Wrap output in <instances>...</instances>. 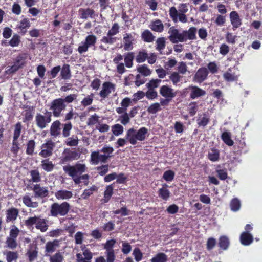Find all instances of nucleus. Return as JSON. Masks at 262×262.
Wrapping results in <instances>:
<instances>
[{
  "mask_svg": "<svg viewBox=\"0 0 262 262\" xmlns=\"http://www.w3.org/2000/svg\"><path fill=\"white\" fill-rule=\"evenodd\" d=\"M209 121V118L206 114H202L199 115L197 119V123L201 126H205L207 125Z\"/></svg>",
  "mask_w": 262,
  "mask_h": 262,
  "instance_id": "39",
  "label": "nucleus"
},
{
  "mask_svg": "<svg viewBox=\"0 0 262 262\" xmlns=\"http://www.w3.org/2000/svg\"><path fill=\"white\" fill-rule=\"evenodd\" d=\"M133 255L137 262H139L143 258V254L138 248H136L134 249Z\"/></svg>",
  "mask_w": 262,
  "mask_h": 262,
  "instance_id": "60",
  "label": "nucleus"
},
{
  "mask_svg": "<svg viewBox=\"0 0 262 262\" xmlns=\"http://www.w3.org/2000/svg\"><path fill=\"white\" fill-rule=\"evenodd\" d=\"M160 94L167 99H172L176 96L174 90L168 85H163L160 88Z\"/></svg>",
  "mask_w": 262,
  "mask_h": 262,
  "instance_id": "16",
  "label": "nucleus"
},
{
  "mask_svg": "<svg viewBox=\"0 0 262 262\" xmlns=\"http://www.w3.org/2000/svg\"><path fill=\"white\" fill-rule=\"evenodd\" d=\"M147 57V53L145 51H142L138 53L136 60L138 63H142L144 62Z\"/></svg>",
  "mask_w": 262,
  "mask_h": 262,
  "instance_id": "57",
  "label": "nucleus"
},
{
  "mask_svg": "<svg viewBox=\"0 0 262 262\" xmlns=\"http://www.w3.org/2000/svg\"><path fill=\"white\" fill-rule=\"evenodd\" d=\"M85 164L77 163L73 166L67 165L63 167L64 171L70 177L80 176L86 170Z\"/></svg>",
  "mask_w": 262,
  "mask_h": 262,
  "instance_id": "5",
  "label": "nucleus"
},
{
  "mask_svg": "<svg viewBox=\"0 0 262 262\" xmlns=\"http://www.w3.org/2000/svg\"><path fill=\"white\" fill-rule=\"evenodd\" d=\"M30 26V23L28 18L23 19L19 21V23L17 26V28L20 29L24 34L26 32V31L23 30L24 29L29 28Z\"/></svg>",
  "mask_w": 262,
  "mask_h": 262,
  "instance_id": "41",
  "label": "nucleus"
},
{
  "mask_svg": "<svg viewBox=\"0 0 262 262\" xmlns=\"http://www.w3.org/2000/svg\"><path fill=\"white\" fill-rule=\"evenodd\" d=\"M60 125L61 123L59 120H56L52 123L50 129V133L51 136L57 137L60 135Z\"/></svg>",
  "mask_w": 262,
  "mask_h": 262,
  "instance_id": "21",
  "label": "nucleus"
},
{
  "mask_svg": "<svg viewBox=\"0 0 262 262\" xmlns=\"http://www.w3.org/2000/svg\"><path fill=\"white\" fill-rule=\"evenodd\" d=\"M61 76L62 79L67 80L71 78V72L70 66L68 64H64L61 71Z\"/></svg>",
  "mask_w": 262,
  "mask_h": 262,
  "instance_id": "35",
  "label": "nucleus"
},
{
  "mask_svg": "<svg viewBox=\"0 0 262 262\" xmlns=\"http://www.w3.org/2000/svg\"><path fill=\"white\" fill-rule=\"evenodd\" d=\"M222 139L223 141L228 146L233 145V141L231 138V134L229 132H224L222 135Z\"/></svg>",
  "mask_w": 262,
  "mask_h": 262,
  "instance_id": "46",
  "label": "nucleus"
},
{
  "mask_svg": "<svg viewBox=\"0 0 262 262\" xmlns=\"http://www.w3.org/2000/svg\"><path fill=\"white\" fill-rule=\"evenodd\" d=\"M72 128L71 122H68L63 125L62 135L64 137H68L70 135V132Z\"/></svg>",
  "mask_w": 262,
  "mask_h": 262,
  "instance_id": "51",
  "label": "nucleus"
},
{
  "mask_svg": "<svg viewBox=\"0 0 262 262\" xmlns=\"http://www.w3.org/2000/svg\"><path fill=\"white\" fill-rule=\"evenodd\" d=\"M21 129L22 126L21 123L20 122L17 123L14 130L13 140L18 141V139L21 134Z\"/></svg>",
  "mask_w": 262,
  "mask_h": 262,
  "instance_id": "43",
  "label": "nucleus"
},
{
  "mask_svg": "<svg viewBox=\"0 0 262 262\" xmlns=\"http://www.w3.org/2000/svg\"><path fill=\"white\" fill-rule=\"evenodd\" d=\"M3 254L6 256L7 262H13L16 261L18 257L17 252L5 251Z\"/></svg>",
  "mask_w": 262,
  "mask_h": 262,
  "instance_id": "28",
  "label": "nucleus"
},
{
  "mask_svg": "<svg viewBox=\"0 0 262 262\" xmlns=\"http://www.w3.org/2000/svg\"><path fill=\"white\" fill-rule=\"evenodd\" d=\"M112 130L114 135L118 136L123 133L124 128L120 124H117L112 126Z\"/></svg>",
  "mask_w": 262,
  "mask_h": 262,
  "instance_id": "53",
  "label": "nucleus"
},
{
  "mask_svg": "<svg viewBox=\"0 0 262 262\" xmlns=\"http://www.w3.org/2000/svg\"><path fill=\"white\" fill-rule=\"evenodd\" d=\"M148 129L145 127L136 130L134 128L129 129L126 134V139L132 145H135L138 141H144L147 136Z\"/></svg>",
  "mask_w": 262,
  "mask_h": 262,
  "instance_id": "2",
  "label": "nucleus"
},
{
  "mask_svg": "<svg viewBox=\"0 0 262 262\" xmlns=\"http://www.w3.org/2000/svg\"><path fill=\"white\" fill-rule=\"evenodd\" d=\"M58 246V241L57 240H54L53 242H47L46 244L45 247V252L47 253L46 255L48 256L47 253H52L54 252Z\"/></svg>",
  "mask_w": 262,
  "mask_h": 262,
  "instance_id": "26",
  "label": "nucleus"
},
{
  "mask_svg": "<svg viewBox=\"0 0 262 262\" xmlns=\"http://www.w3.org/2000/svg\"><path fill=\"white\" fill-rule=\"evenodd\" d=\"M253 240V236L248 232H243L240 236V241L243 245H250Z\"/></svg>",
  "mask_w": 262,
  "mask_h": 262,
  "instance_id": "24",
  "label": "nucleus"
},
{
  "mask_svg": "<svg viewBox=\"0 0 262 262\" xmlns=\"http://www.w3.org/2000/svg\"><path fill=\"white\" fill-rule=\"evenodd\" d=\"M208 74V70L206 68H200L197 71L194 75V80L198 82H202L206 78Z\"/></svg>",
  "mask_w": 262,
  "mask_h": 262,
  "instance_id": "22",
  "label": "nucleus"
},
{
  "mask_svg": "<svg viewBox=\"0 0 262 262\" xmlns=\"http://www.w3.org/2000/svg\"><path fill=\"white\" fill-rule=\"evenodd\" d=\"M55 147V143L51 141H48L46 143L42 144L41 151L39 155L43 158L50 157Z\"/></svg>",
  "mask_w": 262,
  "mask_h": 262,
  "instance_id": "13",
  "label": "nucleus"
},
{
  "mask_svg": "<svg viewBox=\"0 0 262 262\" xmlns=\"http://www.w3.org/2000/svg\"><path fill=\"white\" fill-rule=\"evenodd\" d=\"M70 207V204L67 202L61 204L54 203L51 206L50 214L54 217L64 216L68 213Z\"/></svg>",
  "mask_w": 262,
  "mask_h": 262,
  "instance_id": "4",
  "label": "nucleus"
},
{
  "mask_svg": "<svg viewBox=\"0 0 262 262\" xmlns=\"http://www.w3.org/2000/svg\"><path fill=\"white\" fill-rule=\"evenodd\" d=\"M137 71L144 76H148L151 73V70L146 64L139 66L137 68Z\"/></svg>",
  "mask_w": 262,
  "mask_h": 262,
  "instance_id": "33",
  "label": "nucleus"
},
{
  "mask_svg": "<svg viewBox=\"0 0 262 262\" xmlns=\"http://www.w3.org/2000/svg\"><path fill=\"white\" fill-rule=\"evenodd\" d=\"M219 246L223 250H226L229 245V241L228 237L226 236H222L219 239Z\"/></svg>",
  "mask_w": 262,
  "mask_h": 262,
  "instance_id": "45",
  "label": "nucleus"
},
{
  "mask_svg": "<svg viewBox=\"0 0 262 262\" xmlns=\"http://www.w3.org/2000/svg\"><path fill=\"white\" fill-rule=\"evenodd\" d=\"M168 256L164 253H158L150 260V262H167Z\"/></svg>",
  "mask_w": 262,
  "mask_h": 262,
  "instance_id": "31",
  "label": "nucleus"
},
{
  "mask_svg": "<svg viewBox=\"0 0 262 262\" xmlns=\"http://www.w3.org/2000/svg\"><path fill=\"white\" fill-rule=\"evenodd\" d=\"M97 41L95 35L91 34L88 35L85 40L81 42L78 48L77 51L80 54H83L88 51L89 48L95 47Z\"/></svg>",
  "mask_w": 262,
  "mask_h": 262,
  "instance_id": "6",
  "label": "nucleus"
},
{
  "mask_svg": "<svg viewBox=\"0 0 262 262\" xmlns=\"http://www.w3.org/2000/svg\"><path fill=\"white\" fill-rule=\"evenodd\" d=\"M169 78L171 81L172 84L174 85L177 86L182 80L183 76L180 74V73L173 72L170 75Z\"/></svg>",
  "mask_w": 262,
  "mask_h": 262,
  "instance_id": "30",
  "label": "nucleus"
},
{
  "mask_svg": "<svg viewBox=\"0 0 262 262\" xmlns=\"http://www.w3.org/2000/svg\"><path fill=\"white\" fill-rule=\"evenodd\" d=\"M81 248L82 251L76 255L77 262H91L93 257L92 253L85 246H82Z\"/></svg>",
  "mask_w": 262,
  "mask_h": 262,
  "instance_id": "10",
  "label": "nucleus"
},
{
  "mask_svg": "<svg viewBox=\"0 0 262 262\" xmlns=\"http://www.w3.org/2000/svg\"><path fill=\"white\" fill-rule=\"evenodd\" d=\"M224 79L228 81H233L236 80L237 79V76L234 73H231V70H229L224 74Z\"/></svg>",
  "mask_w": 262,
  "mask_h": 262,
  "instance_id": "48",
  "label": "nucleus"
},
{
  "mask_svg": "<svg viewBox=\"0 0 262 262\" xmlns=\"http://www.w3.org/2000/svg\"><path fill=\"white\" fill-rule=\"evenodd\" d=\"M116 41V38L107 33L106 36H103L101 39V42L106 44H113Z\"/></svg>",
  "mask_w": 262,
  "mask_h": 262,
  "instance_id": "56",
  "label": "nucleus"
},
{
  "mask_svg": "<svg viewBox=\"0 0 262 262\" xmlns=\"http://www.w3.org/2000/svg\"><path fill=\"white\" fill-rule=\"evenodd\" d=\"M113 188L112 185H108L106 187L104 193V203H107L110 200L113 194Z\"/></svg>",
  "mask_w": 262,
  "mask_h": 262,
  "instance_id": "42",
  "label": "nucleus"
},
{
  "mask_svg": "<svg viewBox=\"0 0 262 262\" xmlns=\"http://www.w3.org/2000/svg\"><path fill=\"white\" fill-rule=\"evenodd\" d=\"M178 72L180 74L185 75L188 72V67L185 62L181 61L179 62L177 67Z\"/></svg>",
  "mask_w": 262,
  "mask_h": 262,
  "instance_id": "50",
  "label": "nucleus"
},
{
  "mask_svg": "<svg viewBox=\"0 0 262 262\" xmlns=\"http://www.w3.org/2000/svg\"><path fill=\"white\" fill-rule=\"evenodd\" d=\"M93 95H88L81 102V105L84 107L91 105L93 101Z\"/></svg>",
  "mask_w": 262,
  "mask_h": 262,
  "instance_id": "61",
  "label": "nucleus"
},
{
  "mask_svg": "<svg viewBox=\"0 0 262 262\" xmlns=\"http://www.w3.org/2000/svg\"><path fill=\"white\" fill-rule=\"evenodd\" d=\"M208 159L212 162H216L219 160L220 152L217 149L212 148L208 154Z\"/></svg>",
  "mask_w": 262,
  "mask_h": 262,
  "instance_id": "32",
  "label": "nucleus"
},
{
  "mask_svg": "<svg viewBox=\"0 0 262 262\" xmlns=\"http://www.w3.org/2000/svg\"><path fill=\"white\" fill-rule=\"evenodd\" d=\"M25 224L27 227L35 225V228L42 232H46L48 228L47 221L40 215L29 217L25 221Z\"/></svg>",
  "mask_w": 262,
  "mask_h": 262,
  "instance_id": "3",
  "label": "nucleus"
},
{
  "mask_svg": "<svg viewBox=\"0 0 262 262\" xmlns=\"http://www.w3.org/2000/svg\"><path fill=\"white\" fill-rule=\"evenodd\" d=\"M134 36L131 34L126 33L123 37V47L125 50H131L133 48Z\"/></svg>",
  "mask_w": 262,
  "mask_h": 262,
  "instance_id": "18",
  "label": "nucleus"
},
{
  "mask_svg": "<svg viewBox=\"0 0 262 262\" xmlns=\"http://www.w3.org/2000/svg\"><path fill=\"white\" fill-rule=\"evenodd\" d=\"M188 89L190 92V97L193 99L204 96L206 94L204 90L196 86L190 85Z\"/></svg>",
  "mask_w": 262,
  "mask_h": 262,
  "instance_id": "17",
  "label": "nucleus"
},
{
  "mask_svg": "<svg viewBox=\"0 0 262 262\" xmlns=\"http://www.w3.org/2000/svg\"><path fill=\"white\" fill-rule=\"evenodd\" d=\"M196 29L195 27H191L188 31H183L185 41L187 39L193 40L195 39Z\"/></svg>",
  "mask_w": 262,
  "mask_h": 262,
  "instance_id": "29",
  "label": "nucleus"
},
{
  "mask_svg": "<svg viewBox=\"0 0 262 262\" xmlns=\"http://www.w3.org/2000/svg\"><path fill=\"white\" fill-rule=\"evenodd\" d=\"M73 193L71 191L61 189L55 193V196L57 200H69L73 196Z\"/></svg>",
  "mask_w": 262,
  "mask_h": 262,
  "instance_id": "20",
  "label": "nucleus"
},
{
  "mask_svg": "<svg viewBox=\"0 0 262 262\" xmlns=\"http://www.w3.org/2000/svg\"><path fill=\"white\" fill-rule=\"evenodd\" d=\"M150 28L154 31L161 32L163 30L164 26L160 20L157 19L151 23Z\"/></svg>",
  "mask_w": 262,
  "mask_h": 262,
  "instance_id": "34",
  "label": "nucleus"
},
{
  "mask_svg": "<svg viewBox=\"0 0 262 262\" xmlns=\"http://www.w3.org/2000/svg\"><path fill=\"white\" fill-rule=\"evenodd\" d=\"M122 249L121 251L124 254H128L132 250V247L130 244L126 242H122Z\"/></svg>",
  "mask_w": 262,
  "mask_h": 262,
  "instance_id": "64",
  "label": "nucleus"
},
{
  "mask_svg": "<svg viewBox=\"0 0 262 262\" xmlns=\"http://www.w3.org/2000/svg\"><path fill=\"white\" fill-rule=\"evenodd\" d=\"M32 190L34 192L35 197L43 198L47 196L49 194L48 188L47 187H42L40 184H35L32 187Z\"/></svg>",
  "mask_w": 262,
  "mask_h": 262,
  "instance_id": "15",
  "label": "nucleus"
},
{
  "mask_svg": "<svg viewBox=\"0 0 262 262\" xmlns=\"http://www.w3.org/2000/svg\"><path fill=\"white\" fill-rule=\"evenodd\" d=\"M51 121V113L47 112L46 115L37 114L35 116V122L37 126L40 129L46 128L48 123Z\"/></svg>",
  "mask_w": 262,
  "mask_h": 262,
  "instance_id": "9",
  "label": "nucleus"
},
{
  "mask_svg": "<svg viewBox=\"0 0 262 262\" xmlns=\"http://www.w3.org/2000/svg\"><path fill=\"white\" fill-rule=\"evenodd\" d=\"M23 201L25 205L29 207L36 208L38 206V202H33L29 195L23 196Z\"/></svg>",
  "mask_w": 262,
  "mask_h": 262,
  "instance_id": "36",
  "label": "nucleus"
},
{
  "mask_svg": "<svg viewBox=\"0 0 262 262\" xmlns=\"http://www.w3.org/2000/svg\"><path fill=\"white\" fill-rule=\"evenodd\" d=\"M66 107V104L64 103L63 98L56 99L51 103L50 110L55 117H60L62 111L65 110Z\"/></svg>",
  "mask_w": 262,
  "mask_h": 262,
  "instance_id": "7",
  "label": "nucleus"
},
{
  "mask_svg": "<svg viewBox=\"0 0 262 262\" xmlns=\"http://www.w3.org/2000/svg\"><path fill=\"white\" fill-rule=\"evenodd\" d=\"M77 153L69 150H64L61 157L60 163L64 164L67 162L72 161L77 157Z\"/></svg>",
  "mask_w": 262,
  "mask_h": 262,
  "instance_id": "19",
  "label": "nucleus"
},
{
  "mask_svg": "<svg viewBox=\"0 0 262 262\" xmlns=\"http://www.w3.org/2000/svg\"><path fill=\"white\" fill-rule=\"evenodd\" d=\"M134 59V54L132 52L128 53L124 57V62L127 68H131L133 66V61Z\"/></svg>",
  "mask_w": 262,
  "mask_h": 262,
  "instance_id": "49",
  "label": "nucleus"
},
{
  "mask_svg": "<svg viewBox=\"0 0 262 262\" xmlns=\"http://www.w3.org/2000/svg\"><path fill=\"white\" fill-rule=\"evenodd\" d=\"M169 13L170 18L175 23L179 21L183 23H186L188 21L185 13H178V11L175 7H171L169 9Z\"/></svg>",
  "mask_w": 262,
  "mask_h": 262,
  "instance_id": "11",
  "label": "nucleus"
},
{
  "mask_svg": "<svg viewBox=\"0 0 262 262\" xmlns=\"http://www.w3.org/2000/svg\"><path fill=\"white\" fill-rule=\"evenodd\" d=\"M241 202L237 198L233 199L230 204L231 210L234 212L238 211L241 208Z\"/></svg>",
  "mask_w": 262,
  "mask_h": 262,
  "instance_id": "40",
  "label": "nucleus"
},
{
  "mask_svg": "<svg viewBox=\"0 0 262 262\" xmlns=\"http://www.w3.org/2000/svg\"><path fill=\"white\" fill-rule=\"evenodd\" d=\"M159 195L164 200H167L169 198L170 192L166 188L162 187L159 190Z\"/></svg>",
  "mask_w": 262,
  "mask_h": 262,
  "instance_id": "54",
  "label": "nucleus"
},
{
  "mask_svg": "<svg viewBox=\"0 0 262 262\" xmlns=\"http://www.w3.org/2000/svg\"><path fill=\"white\" fill-rule=\"evenodd\" d=\"M115 85L110 82H105L102 84L101 90L100 91L99 95L103 99H104L108 96V95L115 92Z\"/></svg>",
  "mask_w": 262,
  "mask_h": 262,
  "instance_id": "14",
  "label": "nucleus"
},
{
  "mask_svg": "<svg viewBox=\"0 0 262 262\" xmlns=\"http://www.w3.org/2000/svg\"><path fill=\"white\" fill-rule=\"evenodd\" d=\"M18 214V210L17 209L12 208L7 211L6 221L10 222L14 221L16 219Z\"/></svg>",
  "mask_w": 262,
  "mask_h": 262,
  "instance_id": "27",
  "label": "nucleus"
},
{
  "mask_svg": "<svg viewBox=\"0 0 262 262\" xmlns=\"http://www.w3.org/2000/svg\"><path fill=\"white\" fill-rule=\"evenodd\" d=\"M168 33L169 34V40L172 43L185 41L183 31L182 33H180L178 29L174 27H171L169 30Z\"/></svg>",
  "mask_w": 262,
  "mask_h": 262,
  "instance_id": "12",
  "label": "nucleus"
},
{
  "mask_svg": "<svg viewBox=\"0 0 262 262\" xmlns=\"http://www.w3.org/2000/svg\"><path fill=\"white\" fill-rule=\"evenodd\" d=\"M230 19L234 29L238 28L242 24V20L236 11H232L230 13Z\"/></svg>",
  "mask_w": 262,
  "mask_h": 262,
  "instance_id": "23",
  "label": "nucleus"
},
{
  "mask_svg": "<svg viewBox=\"0 0 262 262\" xmlns=\"http://www.w3.org/2000/svg\"><path fill=\"white\" fill-rule=\"evenodd\" d=\"M30 173L33 182L38 183L41 181L40 174L38 170H31Z\"/></svg>",
  "mask_w": 262,
  "mask_h": 262,
  "instance_id": "47",
  "label": "nucleus"
},
{
  "mask_svg": "<svg viewBox=\"0 0 262 262\" xmlns=\"http://www.w3.org/2000/svg\"><path fill=\"white\" fill-rule=\"evenodd\" d=\"M175 173L171 170L165 171L163 175V178L167 182L172 181L174 177Z\"/></svg>",
  "mask_w": 262,
  "mask_h": 262,
  "instance_id": "55",
  "label": "nucleus"
},
{
  "mask_svg": "<svg viewBox=\"0 0 262 262\" xmlns=\"http://www.w3.org/2000/svg\"><path fill=\"white\" fill-rule=\"evenodd\" d=\"M35 147V142L33 140H29L27 144L26 154L29 155H33Z\"/></svg>",
  "mask_w": 262,
  "mask_h": 262,
  "instance_id": "52",
  "label": "nucleus"
},
{
  "mask_svg": "<svg viewBox=\"0 0 262 262\" xmlns=\"http://www.w3.org/2000/svg\"><path fill=\"white\" fill-rule=\"evenodd\" d=\"M19 230L15 226H13L10 229L9 236L6 238V244L7 247L11 249H15L17 248L18 244L16 241Z\"/></svg>",
  "mask_w": 262,
  "mask_h": 262,
  "instance_id": "8",
  "label": "nucleus"
},
{
  "mask_svg": "<svg viewBox=\"0 0 262 262\" xmlns=\"http://www.w3.org/2000/svg\"><path fill=\"white\" fill-rule=\"evenodd\" d=\"M161 110V106L159 103H155L151 104L148 108V112L151 114H155Z\"/></svg>",
  "mask_w": 262,
  "mask_h": 262,
  "instance_id": "58",
  "label": "nucleus"
},
{
  "mask_svg": "<svg viewBox=\"0 0 262 262\" xmlns=\"http://www.w3.org/2000/svg\"><path fill=\"white\" fill-rule=\"evenodd\" d=\"M27 255L28 257L30 262H32L35 260L38 255V251L36 248H30L27 253Z\"/></svg>",
  "mask_w": 262,
  "mask_h": 262,
  "instance_id": "38",
  "label": "nucleus"
},
{
  "mask_svg": "<svg viewBox=\"0 0 262 262\" xmlns=\"http://www.w3.org/2000/svg\"><path fill=\"white\" fill-rule=\"evenodd\" d=\"M63 260V256L60 252L56 253L50 257V262H62Z\"/></svg>",
  "mask_w": 262,
  "mask_h": 262,
  "instance_id": "59",
  "label": "nucleus"
},
{
  "mask_svg": "<svg viewBox=\"0 0 262 262\" xmlns=\"http://www.w3.org/2000/svg\"><path fill=\"white\" fill-rule=\"evenodd\" d=\"M79 13L80 18L84 19H87L88 17L94 18L96 16L94 11L89 8L86 9L81 8L79 10Z\"/></svg>",
  "mask_w": 262,
  "mask_h": 262,
  "instance_id": "25",
  "label": "nucleus"
},
{
  "mask_svg": "<svg viewBox=\"0 0 262 262\" xmlns=\"http://www.w3.org/2000/svg\"><path fill=\"white\" fill-rule=\"evenodd\" d=\"M161 80L158 79H152L148 83L146 84V86L149 89L154 90L155 88H157Z\"/></svg>",
  "mask_w": 262,
  "mask_h": 262,
  "instance_id": "62",
  "label": "nucleus"
},
{
  "mask_svg": "<svg viewBox=\"0 0 262 262\" xmlns=\"http://www.w3.org/2000/svg\"><path fill=\"white\" fill-rule=\"evenodd\" d=\"M142 38L144 41L151 42L154 40L155 37L149 30L144 31L142 34Z\"/></svg>",
  "mask_w": 262,
  "mask_h": 262,
  "instance_id": "44",
  "label": "nucleus"
},
{
  "mask_svg": "<svg viewBox=\"0 0 262 262\" xmlns=\"http://www.w3.org/2000/svg\"><path fill=\"white\" fill-rule=\"evenodd\" d=\"M107 262H114L115 259V254L114 250L105 251V252Z\"/></svg>",
  "mask_w": 262,
  "mask_h": 262,
  "instance_id": "63",
  "label": "nucleus"
},
{
  "mask_svg": "<svg viewBox=\"0 0 262 262\" xmlns=\"http://www.w3.org/2000/svg\"><path fill=\"white\" fill-rule=\"evenodd\" d=\"M41 166L44 170L50 172L53 169L54 165L51 161L47 159L41 161Z\"/></svg>",
  "mask_w": 262,
  "mask_h": 262,
  "instance_id": "37",
  "label": "nucleus"
},
{
  "mask_svg": "<svg viewBox=\"0 0 262 262\" xmlns=\"http://www.w3.org/2000/svg\"><path fill=\"white\" fill-rule=\"evenodd\" d=\"M114 151L112 147L105 145L97 151H93L91 154V162L92 164L97 165L100 162L105 163Z\"/></svg>",
  "mask_w": 262,
  "mask_h": 262,
  "instance_id": "1",
  "label": "nucleus"
}]
</instances>
